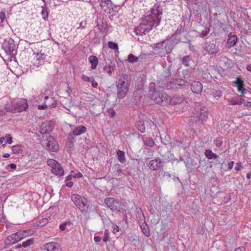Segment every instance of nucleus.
Segmentation results:
<instances>
[{
    "instance_id": "1",
    "label": "nucleus",
    "mask_w": 251,
    "mask_h": 251,
    "mask_svg": "<svg viewBox=\"0 0 251 251\" xmlns=\"http://www.w3.org/2000/svg\"><path fill=\"white\" fill-rule=\"evenodd\" d=\"M162 14V8L158 5H154L143 18L140 25L135 28L134 32L136 34H145L146 32L151 30L153 27L158 25Z\"/></svg>"
},
{
    "instance_id": "2",
    "label": "nucleus",
    "mask_w": 251,
    "mask_h": 251,
    "mask_svg": "<svg viewBox=\"0 0 251 251\" xmlns=\"http://www.w3.org/2000/svg\"><path fill=\"white\" fill-rule=\"evenodd\" d=\"M131 77L126 74H122L118 80L117 88V96L120 99L125 98L128 91V88L130 84Z\"/></svg>"
},
{
    "instance_id": "3",
    "label": "nucleus",
    "mask_w": 251,
    "mask_h": 251,
    "mask_svg": "<svg viewBox=\"0 0 251 251\" xmlns=\"http://www.w3.org/2000/svg\"><path fill=\"white\" fill-rule=\"evenodd\" d=\"M28 107V105L25 99H18L6 103L4 108L7 112L16 113L25 111Z\"/></svg>"
},
{
    "instance_id": "4",
    "label": "nucleus",
    "mask_w": 251,
    "mask_h": 251,
    "mask_svg": "<svg viewBox=\"0 0 251 251\" xmlns=\"http://www.w3.org/2000/svg\"><path fill=\"white\" fill-rule=\"evenodd\" d=\"M26 233V231H23L12 234L6 238L4 243L8 246L12 245L25 237Z\"/></svg>"
},
{
    "instance_id": "5",
    "label": "nucleus",
    "mask_w": 251,
    "mask_h": 251,
    "mask_svg": "<svg viewBox=\"0 0 251 251\" xmlns=\"http://www.w3.org/2000/svg\"><path fill=\"white\" fill-rule=\"evenodd\" d=\"M72 200L75 205L82 211H85L88 207L87 200L77 194H74L72 196Z\"/></svg>"
},
{
    "instance_id": "6",
    "label": "nucleus",
    "mask_w": 251,
    "mask_h": 251,
    "mask_svg": "<svg viewBox=\"0 0 251 251\" xmlns=\"http://www.w3.org/2000/svg\"><path fill=\"white\" fill-rule=\"evenodd\" d=\"M45 146L46 149L50 152H57L59 149L57 142L51 136L47 138Z\"/></svg>"
},
{
    "instance_id": "7",
    "label": "nucleus",
    "mask_w": 251,
    "mask_h": 251,
    "mask_svg": "<svg viewBox=\"0 0 251 251\" xmlns=\"http://www.w3.org/2000/svg\"><path fill=\"white\" fill-rule=\"evenodd\" d=\"M169 96L164 91H157L151 96V98L154 101L158 103L163 105V102H166L169 101Z\"/></svg>"
},
{
    "instance_id": "8",
    "label": "nucleus",
    "mask_w": 251,
    "mask_h": 251,
    "mask_svg": "<svg viewBox=\"0 0 251 251\" xmlns=\"http://www.w3.org/2000/svg\"><path fill=\"white\" fill-rule=\"evenodd\" d=\"M104 202L107 206L113 211H120L122 209L120 202L113 198H106Z\"/></svg>"
},
{
    "instance_id": "9",
    "label": "nucleus",
    "mask_w": 251,
    "mask_h": 251,
    "mask_svg": "<svg viewBox=\"0 0 251 251\" xmlns=\"http://www.w3.org/2000/svg\"><path fill=\"white\" fill-rule=\"evenodd\" d=\"M174 35H172V36L168 39L164 40V50L167 53H170L174 47L177 45L178 42H181L180 40H177L176 39L174 38Z\"/></svg>"
},
{
    "instance_id": "10",
    "label": "nucleus",
    "mask_w": 251,
    "mask_h": 251,
    "mask_svg": "<svg viewBox=\"0 0 251 251\" xmlns=\"http://www.w3.org/2000/svg\"><path fill=\"white\" fill-rule=\"evenodd\" d=\"M164 161L157 157L154 159L151 160L149 162L148 167L153 171L161 170L163 169Z\"/></svg>"
},
{
    "instance_id": "11",
    "label": "nucleus",
    "mask_w": 251,
    "mask_h": 251,
    "mask_svg": "<svg viewBox=\"0 0 251 251\" xmlns=\"http://www.w3.org/2000/svg\"><path fill=\"white\" fill-rule=\"evenodd\" d=\"M2 48L7 54H13V51L16 49L14 40L11 38L5 40L2 43Z\"/></svg>"
},
{
    "instance_id": "12",
    "label": "nucleus",
    "mask_w": 251,
    "mask_h": 251,
    "mask_svg": "<svg viewBox=\"0 0 251 251\" xmlns=\"http://www.w3.org/2000/svg\"><path fill=\"white\" fill-rule=\"evenodd\" d=\"M86 131V127L83 126H79L75 127L72 132L69 134V138L74 139V136H78L84 133Z\"/></svg>"
},
{
    "instance_id": "13",
    "label": "nucleus",
    "mask_w": 251,
    "mask_h": 251,
    "mask_svg": "<svg viewBox=\"0 0 251 251\" xmlns=\"http://www.w3.org/2000/svg\"><path fill=\"white\" fill-rule=\"evenodd\" d=\"M204 50L209 54H215L219 51L218 47L214 43H206L203 46Z\"/></svg>"
},
{
    "instance_id": "14",
    "label": "nucleus",
    "mask_w": 251,
    "mask_h": 251,
    "mask_svg": "<svg viewBox=\"0 0 251 251\" xmlns=\"http://www.w3.org/2000/svg\"><path fill=\"white\" fill-rule=\"evenodd\" d=\"M44 248L47 251H61L60 245L56 242H49L44 245Z\"/></svg>"
},
{
    "instance_id": "15",
    "label": "nucleus",
    "mask_w": 251,
    "mask_h": 251,
    "mask_svg": "<svg viewBox=\"0 0 251 251\" xmlns=\"http://www.w3.org/2000/svg\"><path fill=\"white\" fill-rule=\"evenodd\" d=\"M184 100V97L183 96L175 95L172 97L169 96V101H167V103L172 105L178 104L182 103Z\"/></svg>"
},
{
    "instance_id": "16",
    "label": "nucleus",
    "mask_w": 251,
    "mask_h": 251,
    "mask_svg": "<svg viewBox=\"0 0 251 251\" xmlns=\"http://www.w3.org/2000/svg\"><path fill=\"white\" fill-rule=\"evenodd\" d=\"M191 90L196 94H200L202 90V85L199 81H194L191 84Z\"/></svg>"
},
{
    "instance_id": "17",
    "label": "nucleus",
    "mask_w": 251,
    "mask_h": 251,
    "mask_svg": "<svg viewBox=\"0 0 251 251\" xmlns=\"http://www.w3.org/2000/svg\"><path fill=\"white\" fill-rule=\"evenodd\" d=\"M52 127L50 123H45L42 124L40 127V132L44 134L52 130Z\"/></svg>"
},
{
    "instance_id": "18",
    "label": "nucleus",
    "mask_w": 251,
    "mask_h": 251,
    "mask_svg": "<svg viewBox=\"0 0 251 251\" xmlns=\"http://www.w3.org/2000/svg\"><path fill=\"white\" fill-rule=\"evenodd\" d=\"M186 82H187L184 79H179L178 80H176V82L174 81L170 82V84H167L166 86L167 89H170L173 88L174 86H175L176 84L178 85L183 86L185 85V83Z\"/></svg>"
},
{
    "instance_id": "19",
    "label": "nucleus",
    "mask_w": 251,
    "mask_h": 251,
    "mask_svg": "<svg viewBox=\"0 0 251 251\" xmlns=\"http://www.w3.org/2000/svg\"><path fill=\"white\" fill-rule=\"evenodd\" d=\"M208 108L206 107L203 106L201 108L200 114L199 115V122L202 121L206 119L207 117Z\"/></svg>"
},
{
    "instance_id": "20",
    "label": "nucleus",
    "mask_w": 251,
    "mask_h": 251,
    "mask_svg": "<svg viewBox=\"0 0 251 251\" xmlns=\"http://www.w3.org/2000/svg\"><path fill=\"white\" fill-rule=\"evenodd\" d=\"M52 173L57 176H62L64 174V170L61 165L58 163L54 168L51 169Z\"/></svg>"
},
{
    "instance_id": "21",
    "label": "nucleus",
    "mask_w": 251,
    "mask_h": 251,
    "mask_svg": "<svg viewBox=\"0 0 251 251\" xmlns=\"http://www.w3.org/2000/svg\"><path fill=\"white\" fill-rule=\"evenodd\" d=\"M88 60L91 64V69L92 70L95 69L98 64V58L94 55H90Z\"/></svg>"
},
{
    "instance_id": "22",
    "label": "nucleus",
    "mask_w": 251,
    "mask_h": 251,
    "mask_svg": "<svg viewBox=\"0 0 251 251\" xmlns=\"http://www.w3.org/2000/svg\"><path fill=\"white\" fill-rule=\"evenodd\" d=\"M237 41V38L236 35H229L228 36V39L227 41V44L228 45L229 47L234 46Z\"/></svg>"
},
{
    "instance_id": "23",
    "label": "nucleus",
    "mask_w": 251,
    "mask_h": 251,
    "mask_svg": "<svg viewBox=\"0 0 251 251\" xmlns=\"http://www.w3.org/2000/svg\"><path fill=\"white\" fill-rule=\"evenodd\" d=\"M244 100L243 99H238L237 98H233L229 101L231 105H241L243 103Z\"/></svg>"
},
{
    "instance_id": "24",
    "label": "nucleus",
    "mask_w": 251,
    "mask_h": 251,
    "mask_svg": "<svg viewBox=\"0 0 251 251\" xmlns=\"http://www.w3.org/2000/svg\"><path fill=\"white\" fill-rule=\"evenodd\" d=\"M205 155L209 159H217L218 158V156L216 154L213 153L211 150L208 149L205 150Z\"/></svg>"
},
{
    "instance_id": "25",
    "label": "nucleus",
    "mask_w": 251,
    "mask_h": 251,
    "mask_svg": "<svg viewBox=\"0 0 251 251\" xmlns=\"http://www.w3.org/2000/svg\"><path fill=\"white\" fill-rule=\"evenodd\" d=\"M117 154L118 155V160L122 163L126 162V157L125 155V152L123 151L118 150L117 151Z\"/></svg>"
},
{
    "instance_id": "26",
    "label": "nucleus",
    "mask_w": 251,
    "mask_h": 251,
    "mask_svg": "<svg viewBox=\"0 0 251 251\" xmlns=\"http://www.w3.org/2000/svg\"><path fill=\"white\" fill-rule=\"evenodd\" d=\"M192 59L189 55L183 56L181 59L182 64L188 67L190 65V62L191 61Z\"/></svg>"
},
{
    "instance_id": "27",
    "label": "nucleus",
    "mask_w": 251,
    "mask_h": 251,
    "mask_svg": "<svg viewBox=\"0 0 251 251\" xmlns=\"http://www.w3.org/2000/svg\"><path fill=\"white\" fill-rule=\"evenodd\" d=\"M136 126L138 129L141 132L144 133L146 131L144 123L143 121H139L136 123Z\"/></svg>"
},
{
    "instance_id": "28",
    "label": "nucleus",
    "mask_w": 251,
    "mask_h": 251,
    "mask_svg": "<svg viewBox=\"0 0 251 251\" xmlns=\"http://www.w3.org/2000/svg\"><path fill=\"white\" fill-rule=\"evenodd\" d=\"M144 143L147 146L152 147L154 146V142L153 140L150 137H147L143 140Z\"/></svg>"
},
{
    "instance_id": "29",
    "label": "nucleus",
    "mask_w": 251,
    "mask_h": 251,
    "mask_svg": "<svg viewBox=\"0 0 251 251\" xmlns=\"http://www.w3.org/2000/svg\"><path fill=\"white\" fill-rule=\"evenodd\" d=\"M115 175L119 177H122L124 176L130 175V173H128L127 174H126L125 170L119 169L116 171Z\"/></svg>"
},
{
    "instance_id": "30",
    "label": "nucleus",
    "mask_w": 251,
    "mask_h": 251,
    "mask_svg": "<svg viewBox=\"0 0 251 251\" xmlns=\"http://www.w3.org/2000/svg\"><path fill=\"white\" fill-rule=\"evenodd\" d=\"M22 146L20 145H17L13 146L11 148L12 152L15 154H17L22 151Z\"/></svg>"
},
{
    "instance_id": "31",
    "label": "nucleus",
    "mask_w": 251,
    "mask_h": 251,
    "mask_svg": "<svg viewBox=\"0 0 251 251\" xmlns=\"http://www.w3.org/2000/svg\"><path fill=\"white\" fill-rule=\"evenodd\" d=\"M127 60L130 63L137 62L138 61V57L132 53H130L128 56Z\"/></svg>"
},
{
    "instance_id": "32",
    "label": "nucleus",
    "mask_w": 251,
    "mask_h": 251,
    "mask_svg": "<svg viewBox=\"0 0 251 251\" xmlns=\"http://www.w3.org/2000/svg\"><path fill=\"white\" fill-rule=\"evenodd\" d=\"M47 163L48 165L52 169L53 168H54L58 163L53 159H49L47 161Z\"/></svg>"
},
{
    "instance_id": "33",
    "label": "nucleus",
    "mask_w": 251,
    "mask_h": 251,
    "mask_svg": "<svg viewBox=\"0 0 251 251\" xmlns=\"http://www.w3.org/2000/svg\"><path fill=\"white\" fill-rule=\"evenodd\" d=\"M33 243V239H29L26 241L23 242L22 243V246L24 248H26L28 246L32 245Z\"/></svg>"
},
{
    "instance_id": "34",
    "label": "nucleus",
    "mask_w": 251,
    "mask_h": 251,
    "mask_svg": "<svg viewBox=\"0 0 251 251\" xmlns=\"http://www.w3.org/2000/svg\"><path fill=\"white\" fill-rule=\"evenodd\" d=\"M108 46L110 49L115 50H118V46L117 44H116L114 42H113L111 41L108 42Z\"/></svg>"
},
{
    "instance_id": "35",
    "label": "nucleus",
    "mask_w": 251,
    "mask_h": 251,
    "mask_svg": "<svg viewBox=\"0 0 251 251\" xmlns=\"http://www.w3.org/2000/svg\"><path fill=\"white\" fill-rule=\"evenodd\" d=\"M222 96V92L220 90H217L213 93V97L216 100H218Z\"/></svg>"
},
{
    "instance_id": "36",
    "label": "nucleus",
    "mask_w": 251,
    "mask_h": 251,
    "mask_svg": "<svg viewBox=\"0 0 251 251\" xmlns=\"http://www.w3.org/2000/svg\"><path fill=\"white\" fill-rule=\"evenodd\" d=\"M49 222L47 218H44L40 220L38 222V226H43L46 225Z\"/></svg>"
},
{
    "instance_id": "37",
    "label": "nucleus",
    "mask_w": 251,
    "mask_h": 251,
    "mask_svg": "<svg viewBox=\"0 0 251 251\" xmlns=\"http://www.w3.org/2000/svg\"><path fill=\"white\" fill-rule=\"evenodd\" d=\"M71 226L70 222H65L60 225L59 228L62 231H64L67 228V226Z\"/></svg>"
},
{
    "instance_id": "38",
    "label": "nucleus",
    "mask_w": 251,
    "mask_h": 251,
    "mask_svg": "<svg viewBox=\"0 0 251 251\" xmlns=\"http://www.w3.org/2000/svg\"><path fill=\"white\" fill-rule=\"evenodd\" d=\"M233 83L238 86L244 83V81L243 80H242L240 77H238L236 78V80L234 81Z\"/></svg>"
},
{
    "instance_id": "39",
    "label": "nucleus",
    "mask_w": 251,
    "mask_h": 251,
    "mask_svg": "<svg viewBox=\"0 0 251 251\" xmlns=\"http://www.w3.org/2000/svg\"><path fill=\"white\" fill-rule=\"evenodd\" d=\"M6 139V144H11L12 143V137L9 134H6L4 137Z\"/></svg>"
},
{
    "instance_id": "40",
    "label": "nucleus",
    "mask_w": 251,
    "mask_h": 251,
    "mask_svg": "<svg viewBox=\"0 0 251 251\" xmlns=\"http://www.w3.org/2000/svg\"><path fill=\"white\" fill-rule=\"evenodd\" d=\"M41 15L43 19L46 20L48 17V12L47 10L43 8L41 12Z\"/></svg>"
},
{
    "instance_id": "41",
    "label": "nucleus",
    "mask_w": 251,
    "mask_h": 251,
    "mask_svg": "<svg viewBox=\"0 0 251 251\" xmlns=\"http://www.w3.org/2000/svg\"><path fill=\"white\" fill-rule=\"evenodd\" d=\"M87 25V22L86 21H83L79 23V26L77 28V30L82 29L83 28H85V26Z\"/></svg>"
},
{
    "instance_id": "42",
    "label": "nucleus",
    "mask_w": 251,
    "mask_h": 251,
    "mask_svg": "<svg viewBox=\"0 0 251 251\" xmlns=\"http://www.w3.org/2000/svg\"><path fill=\"white\" fill-rule=\"evenodd\" d=\"M216 159V160L215 164L220 165V169H222L223 164L225 163V159H223V160H220L219 159H218V158Z\"/></svg>"
},
{
    "instance_id": "43",
    "label": "nucleus",
    "mask_w": 251,
    "mask_h": 251,
    "mask_svg": "<svg viewBox=\"0 0 251 251\" xmlns=\"http://www.w3.org/2000/svg\"><path fill=\"white\" fill-rule=\"evenodd\" d=\"M245 84L243 83L241 84V85H239L237 86L238 88V91L239 92H241L242 94H244V92L245 91V89L244 88Z\"/></svg>"
},
{
    "instance_id": "44",
    "label": "nucleus",
    "mask_w": 251,
    "mask_h": 251,
    "mask_svg": "<svg viewBox=\"0 0 251 251\" xmlns=\"http://www.w3.org/2000/svg\"><path fill=\"white\" fill-rule=\"evenodd\" d=\"M81 78L85 82H91L92 79V77L90 78L88 76L83 75H82Z\"/></svg>"
},
{
    "instance_id": "45",
    "label": "nucleus",
    "mask_w": 251,
    "mask_h": 251,
    "mask_svg": "<svg viewBox=\"0 0 251 251\" xmlns=\"http://www.w3.org/2000/svg\"><path fill=\"white\" fill-rule=\"evenodd\" d=\"M109 233L107 232H105L104 236L102 238L103 241L104 242H106L109 240Z\"/></svg>"
},
{
    "instance_id": "46",
    "label": "nucleus",
    "mask_w": 251,
    "mask_h": 251,
    "mask_svg": "<svg viewBox=\"0 0 251 251\" xmlns=\"http://www.w3.org/2000/svg\"><path fill=\"white\" fill-rule=\"evenodd\" d=\"M107 112L110 115L111 117H113L115 115V112L113 108L108 109Z\"/></svg>"
},
{
    "instance_id": "47",
    "label": "nucleus",
    "mask_w": 251,
    "mask_h": 251,
    "mask_svg": "<svg viewBox=\"0 0 251 251\" xmlns=\"http://www.w3.org/2000/svg\"><path fill=\"white\" fill-rule=\"evenodd\" d=\"M242 163L241 162H238L236 163V166L235 167V170L236 171H239L241 167H242Z\"/></svg>"
},
{
    "instance_id": "48",
    "label": "nucleus",
    "mask_w": 251,
    "mask_h": 251,
    "mask_svg": "<svg viewBox=\"0 0 251 251\" xmlns=\"http://www.w3.org/2000/svg\"><path fill=\"white\" fill-rule=\"evenodd\" d=\"M164 44V41L160 43H158L156 44H155V47L157 49H160L162 48V47L163 46V45Z\"/></svg>"
},
{
    "instance_id": "49",
    "label": "nucleus",
    "mask_w": 251,
    "mask_h": 251,
    "mask_svg": "<svg viewBox=\"0 0 251 251\" xmlns=\"http://www.w3.org/2000/svg\"><path fill=\"white\" fill-rule=\"evenodd\" d=\"M46 55L44 54H41L40 55L39 53H37V60H42L45 58Z\"/></svg>"
},
{
    "instance_id": "50",
    "label": "nucleus",
    "mask_w": 251,
    "mask_h": 251,
    "mask_svg": "<svg viewBox=\"0 0 251 251\" xmlns=\"http://www.w3.org/2000/svg\"><path fill=\"white\" fill-rule=\"evenodd\" d=\"M16 167L17 166H16V164H15L14 163H11V164H10L9 165H7L6 166V168L7 169H8L9 168H11L12 169H16Z\"/></svg>"
},
{
    "instance_id": "51",
    "label": "nucleus",
    "mask_w": 251,
    "mask_h": 251,
    "mask_svg": "<svg viewBox=\"0 0 251 251\" xmlns=\"http://www.w3.org/2000/svg\"><path fill=\"white\" fill-rule=\"evenodd\" d=\"M91 82H92V86L93 88H97L98 85V84L96 81H95L93 77H92V79L91 80Z\"/></svg>"
},
{
    "instance_id": "52",
    "label": "nucleus",
    "mask_w": 251,
    "mask_h": 251,
    "mask_svg": "<svg viewBox=\"0 0 251 251\" xmlns=\"http://www.w3.org/2000/svg\"><path fill=\"white\" fill-rule=\"evenodd\" d=\"M48 107L47 104L46 103H43L42 105H38V109H45Z\"/></svg>"
},
{
    "instance_id": "53",
    "label": "nucleus",
    "mask_w": 251,
    "mask_h": 251,
    "mask_svg": "<svg viewBox=\"0 0 251 251\" xmlns=\"http://www.w3.org/2000/svg\"><path fill=\"white\" fill-rule=\"evenodd\" d=\"M108 68H109V73H111L112 71H114V69L115 68V65L114 64H109L108 65Z\"/></svg>"
},
{
    "instance_id": "54",
    "label": "nucleus",
    "mask_w": 251,
    "mask_h": 251,
    "mask_svg": "<svg viewBox=\"0 0 251 251\" xmlns=\"http://www.w3.org/2000/svg\"><path fill=\"white\" fill-rule=\"evenodd\" d=\"M143 232L144 235L147 237H149L150 235V231L149 230H147L145 228H144V229H143Z\"/></svg>"
},
{
    "instance_id": "55",
    "label": "nucleus",
    "mask_w": 251,
    "mask_h": 251,
    "mask_svg": "<svg viewBox=\"0 0 251 251\" xmlns=\"http://www.w3.org/2000/svg\"><path fill=\"white\" fill-rule=\"evenodd\" d=\"M222 144V141L221 139H218L216 142V145L217 147H220Z\"/></svg>"
},
{
    "instance_id": "56",
    "label": "nucleus",
    "mask_w": 251,
    "mask_h": 251,
    "mask_svg": "<svg viewBox=\"0 0 251 251\" xmlns=\"http://www.w3.org/2000/svg\"><path fill=\"white\" fill-rule=\"evenodd\" d=\"M182 28V26H180V27H178L177 29V30L175 32V33L174 35H177V34H180L181 33L180 31L181 30Z\"/></svg>"
},
{
    "instance_id": "57",
    "label": "nucleus",
    "mask_w": 251,
    "mask_h": 251,
    "mask_svg": "<svg viewBox=\"0 0 251 251\" xmlns=\"http://www.w3.org/2000/svg\"><path fill=\"white\" fill-rule=\"evenodd\" d=\"M233 164H234V161H231L229 162L228 163V165H227L228 169L231 170L233 168Z\"/></svg>"
},
{
    "instance_id": "58",
    "label": "nucleus",
    "mask_w": 251,
    "mask_h": 251,
    "mask_svg": "<svg viewBox=\"0 0 251 251\" xmlns=\"http://www.w3.org/2000/svg\"><path fill=\"white\" fill-rule=\"evenodd\" d=\"M66 185L69 187H72L73 186L74 183L71 181H66Z\"/></svg>"
},
{
    "instance_id": "59",
    "label": "nucleus",
    "mask_w": 251,
    "mask_h": 251,
    "mask_svg": "<svg viewBox=\"0 0 251 251\" xmlns=\"http://www.w3.org/2000/svg\"><path fill=\"white\" fill-rule=\"evenodd\" d=\"M5 18V13L4 12L0 13V19L1 21H3Z\"/></svg>"
},
{
    "instance_id": "60",
    "label": "nucleus",
    "mask_w": 251,
    "mask_h": 251,
    "mask_svg": "<svg viewBox=\"0 0 251 251\" xmlns=\"http://www.w3.org/2000/svg\"><path fill=\"white\" fill-rule=\"evenodd\" d=\"M101 240V238L100 236H95L94 237V241L96 242H99Z\"/></svg>"
},
{
    "instance_id": "61",
    "label": "nucleus",
    "mask_w": 251,
    "mask_h": 251,
    "mask_svg": "<svg viewBox=\"0 0 251 251\" xmlns=\"http://www.w3.org/2000/svg\"><path fill=\"white\" fill-rule=\"evenodd\" d=\"M208 33V31L203 30L201 32V35L203 37H205V36H206L207 35Z\"/></svg>"
},
{
    "instance_id": "62",
    "label": "nucleus",
    "mask_w": 251,
    "mask_h": 251,
    "mask_svg": "<svg viewBox=\"0 0 251 251\" xmlns=\"http://www.w3.org/2000/svg\"><path fill=\"white\" fill-rule=\"evenodd\" d=\"M244 105L247 107H251V102L247 101L246 102H245Z\"/></svg>"
},
{
    "instance_id": "63",
    "label": "nucleus",
    "mask_w": 251,
    "mask_h": 251,
    "mask_svg": "<svg viewBox=\"0 0 251 251\" xmlns=\"http://www.w3.org/2000/svg\"><path fill=\"white\" fill-rule=\"evenodd\" d=\"M234 251H245L244 248H238L235 250Z\"/></svg>"
},
{
    "instance_id": "64",
    "label": "nucleus",
    "mask_w": 251,
    "mask_h": 251,
    "mask_svg": "<svg viewBox=\"0 0 251 251\" xmlns=\"http://www.w3.org/2000/svg\"><path fill=\"white\" fill-rule=\"evenodd\" d=\"M247 70L251 73V64L248 65L246 67Z\"/></svg>"
}]
</instances>
